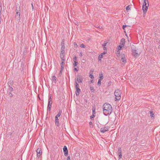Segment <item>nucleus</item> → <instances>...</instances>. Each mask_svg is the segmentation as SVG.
<instances>
[{"label":"nucleus","instance_id":"nucleus-18","mask_svg":"<svg viewBox=\"0 0 160 160\" xmlns=\"http://www.w3.org/2000/svg\"><path fill=\"white\" fill-rule=\"evenodd\" d=\"M52 108V105H48L47 111H50L51 110Z\"/></svg>","mask_w":160,"mask_h":160},{"label":"nucleus","instance_id":"nucleus-35","mask_svg":"<svg viewBox=\"0 0 160 160\" xmlns=\"http://www.w3.org/2000/svg\"><path fill=\"white\" fill-rule=\"evenodd\" d=\"M92 114H95L96 111H95V108H93L92 109Z\"/></svg>","mask_w":160,"mask_h":160},{"label":"nucleus","instance_id":"nucleus-15","mask_svg":"<svg viewBox=\"0 0 160 160\" xmlns=\"http://www.w3.org/2000/svg\"><path fill=\"white\" fill-rule=\"evenodd\" d=\"M120 42L121 43V44L123 46H124L125 42V39L124 38H122Z\"/></svg>","mask_w":160,"mask_h":160},{"label":"nucleus","instance_id":"nucleus-50","mask_svg":"<svg viewBox=\"0 0 160 160\" xmlns=\"http://www.w3.org/2000/svg\"><path fill=\"white\" fill-rule=\"evenodd\" d=\"M107 53V51H104L103 53H102L101 54L102 55H103L106 54Z\"/></svg>","mask_w":160,"mask_h":160},{"label":"nucleus","instance_id":"nucleus-12","mask_svg":"<svg viewBox=\"0 0 160 160\" xmlns=\"http://www.w3.org/2000/svg\"><path fill=\"white\" fill-rule=\"evenodd\" d=\"M76 96H78L81 92V89L79 88H76Z\"/></svg>","mask_w":160,"mask_h":160},{"label":"nucleus","instance_id":"nucleus-48","mask_svg":"<svg viewBox=\"0 0 160 160\" xmlns=\"http://www.w3.org/2000/svg\"><path fill=\"white\" fill-rule=\"evenodd\" d=\"M80 47L82 48H84L85 47V46L83 44H81L80 45Z\"/></svg>","mask_w":160,"mask_h":160},{"label":"nucleus","instance_id":"nucleus-57","mask_svg":"<svg viewBox=\"0 0 160 160\" xmlns=\"http://www.w3.org/2000/svg\"><path fill=\"white\" fill-rule=\"evenodd\" d=\"M62 71H60V72L59 73V75L60 76L62 74Z\"/></svg>","mask_w":160,"mask_h":160},{"label":"nucleus","instance_id":"nucleus-20","mask_svg":"<svg viewBox=\"0 0 160 160\" xmlns=\"http://www.w3.org/2000/svg\"><path fill=\"white\" fill-rule=\"evenodd\" d=\"M127 27H130V26L126 25H123V26H122V28L124 29V30H126V29H125V28H127Z\"/></svg>","mask_w":160,"mask_h":160},{"label":"nucleus","instance_id":"nucleus-32","mask_svg":"<svg viewBox=\"0 0 160 160\" xmlns=\"http://www.w3.org/2000/svg\"><path fill=\"white\" fill-rule=\"evenodd\" d=\"M16 15L18 16V17H20V12H16Z\"/></svg>","mask_w":160,"mask_h":160},{"label":"nucleus","instance_id":"nucleus-6","mask_svg":"<svg viewBox=\"0 0 160 160\" xmlns=\"http://www.w3.org/2000/svg\"><path fill=\"white\" fill-rule=\"evenodd\" d=\"M83 80V77L82 76L78 75L77 76V79H75V81H77L78 83H80L82 82Z\"/></svg>","mask_w":160,"mask_h":160},{"label":"nucleus","instance_id":"nucleus-49","mask_svg":"<svg viewBox=\"0 0 160 160\" xmlns=\"http://www.w3.org/2000/svg\"><path fill=\"white\" fill-rule=\"evenodd\" d=\"M63 68H64V66H61V68H60V71H62V70H63Z\"/></svg>","mask_w":160,"mask_h":160},{"label":"nucleus","instance_id":"nucleus-30","mask_svg":"<svg viewBox=\"0 0 160 160\" xmlns=\"http://www.w3.org/2000/svg\"><path fill=\"white\" fill-rule=\"evenodd\" d=\"M78 63V62H74L73 64L74 68L77 67V65Z\"/></svg>","mask_w":160,"mask_h":160},{"label":"nucleus","instance_id":"nucleus-36","mask_svg":"<svg viewBox=\"0 0 160 160\" xmlns=\"http://www.w3.org/2000/svg\"><path fill=\"white\" fill-rule=\"evenodd\" d=\"M73 61H74V62H77L76 61L77 60V58L76 56H74L73 58Z\"/></svg>","mask_w":160,"mask_h":160},{"label":"nucleus","instance_id":"nucleus-3","mask_svg":"<svg viewBox=\"0 0 160 160\" xmlns=\"http://www.w3.org/2000/svg\"><path fill=\"white\" fill-rule=\"evenodd\" d=\"M121 92L119 89L115 90L114 92V95L115 96V100H119L121 98Z\"/></svg>","mask_w":160,"mask_h":160},{"label":"nucleus","instance_id":"nucleus-9","mask_svg":"<svg viewBox=\"0 0 160 160\" xmlns=\"http://www.w3.org/2000/svg\"><path fill=\"white\" fill-rule=\"evenodd\" d=\"M58 117H55V124L58 127H59L60 126V124L59 123V120L58 119Z\"/></svg>","mask_w":160,"mask_h":160},{"label":"nucleus","instance_id":"nucleus-47","mask_svg":"<svg viewBox=\"0 0 160 160\" xmlns=\"http://www.w3.org/2000/svg\"><path fill=\"white\" fill-rule=\"evenodd\" d=\"M64 62H62L61 63V66H64Z\"/></svg>","mask_w":160,"mask_h":160},{"label":"nucleus","instance_id":"nucleus-40","mask_svg":"<svg viewBox=\"0 0 160 160\" xmlns=\"http://www.w3.org/2000/svg\"><path fill=\"white\" fill-rule=\"evenodd\" d=\"M122 45H120L118 46V48H117L120 50L122 49Z\"/></svg>","mask_w":160,"mask_h":160},{"label":"nucleus","instance_id":"nucleus-33","mask_svg":"<svg viewBox=\"0 0 160 160\" xmlns=\"http://www.w3.org/2000/svg\"><path fill=\"white\" fill-rule=\"evenodd\" d=\"M65 50H61L60 54H65Z\"/></svg>","mask_w":160,"mask_h":160},{"label":"nucleus","instance_id":"nucleus-64","mask_svg":"<svg viewBox=\"0 0 160 160\" xmlns=\"http://www.w3.org/2000/svg\"><path fill=\"white\" fill-rule=\"evenodd\" d=\"M130 27H127V28H128H128H130Z\"/></svg>","mask_w":160,"mask_h":160},{"label":"nucleus","instance_id":"nucleus-58","mask_svg":"<svg viewBox=\"0 0 160 160\" xmlns=\"http://www.w3.org/2000/svg\"><path fill=\"white\" fill-rule=\"evenodd\" d=\"M98 28L100 29H101V28H102V27L101 26H98Z\"/></svg>","mask_w":160,"mask_h":160},{"label":"nucleus","instance_id":"nucleus-56","mask_svg":"<svg viewBox=\"0 0 160 160\" xmlns=\"http://www.w3.org/2000/svg\"><path fill=\"white\" fill-rule=\"evenodd\" d=\"M67 160H70V157L69 156L67 158Z\"/></svg>","mask_w":160,"mask_h":160},{"label":"nucleus","instance_id":"nucleus-23","mask_svg":"<svg viewBox=\"0 0 160 160\" xmlns=\"http://www.w3.org/2000/svg\"><path fill=\"white\" fill-rule=\"evenodd\" d=\"M99 79H101L102 80L103 79V74L102 73L99 74Z\"/></svg>","mask_w":160,"mask_h":160},{"label":"nucleus","instance_id":"nucleus-2","mask_svg":"<svg viewBox=\"0 0 160 160\" xmlns=\"http://www.w3.org/2000/svg\"><path fill=\"white\" fill-rule=\"evenodd\" d=\"M143 5L142 6V10L144 14H146L149 6V2L148 0H143Z\"/></svg>","mask_w":160,"mask_h":160},{"label":"nucleus","instance_id":"nucleus-34","mask_svg":"<svg viewBox=\"0 0 160 160\" xmlns=\"http://www.w3.org/2000/svg\"><path fill=\"white\" fill-rule=\"evenodd\" d=\"M9 87V91L10 92H12L13 90V88L11 87V86Z\"/></svg>","mask_w":160,"mask_h":160},{"label":"nucleus","instance_id":"nucleus-51","mask_svg":"<svg viewBox=\"0 0 160 160\" xmlns=\"http://www.w3.org/2000/svg\"><path fill=\"white\" fill-rule=\"evenodd\" d=\"M103 49L105 50H106V51H107V48L106 47H105V46H103Z\"/></svg>","mask_w":160,"mask_h":160},{"label":"nucleus","instance_id":"nucleus-19","mask_svg":"<svg viewBox=\"0 0 160 160\" xmlns=\"http://www.w3.org/2000/svg\"><path fill=\"white\" fill-rule=\"evenodd\" d=\"M75 88L76 89V88H79V85L78 84V82H77V81H75Z\"/></svg>","mask_w":160,"mask_h":160},{"label":"nucleus","instance_id":"nucleus-43","mask_svg":"<svg viewBox=\"0 0 160 160\" xmlns=\"http://www.w3.org/2000/svg\"><path fill=\"white\" fill-rule=\"evenodd\" d=\"M56 78L55 76H53L52 77V79L53 80H55L56 81Z\"/></svg>","mask_w":160,"mask_h":160},{"label":"nucleus","instance_id":"nucleus-59","mask_svg":"<svg viewBox=\"0 0 160 160\" xmlns=\"http://www.w3.org/2000/svg\"><path fill=\"white\" fill-rule=\"evenodd\" d=\"M1 18H0V24H1Z\"/></svg>","mask_w":160,"mask_h":160},{"label":"nucleus","instance_id":"nucleus-39","mask_svg":"<svg viewBox=\"0 0 160 160\" xmlns=\"http://www.w3.org/2000/svg\"><path fill=\"white\" fill-rule=\"evenodd\" d=\"M74 46L75 48H77L78 46L77 45V44L76 42H74L73 43Z\"/></svg>","mask_w":160,"mask_h":160},{"label":"nucleus","instance_id":"nucleus-27","mask_svg":"<svg viewBox=\"0 0 160 160\" xmlns=\"http://www.w3.org/2000/svg\"><path fill=\"white\" fill-rule=\"evenodd\" d=\"M95 115L94 114H92V115L90 116V118L91 119V120H93L94 117H95Z\"/></svg>","mask_w":160,"mask_h":160},{"label":"nucleus","instance_id":"nucleus-54","mask_svg":"<svg viewBox=\"0 0 160 160\" xmlns=\"http://www.w3.org/2000/svg\"><path fill=\"white\" fill-rule=\"evenodd\" d=\"M61 59V62H64L65 60V58H62V59Z\"/></svg>","mask_w":160,"mask_h":160},{"label":"nucleus","instance_id":"nucleus-41","mask_svg":"<svg viewBox=\"0 0 160 160\" xmlns=\"http://www.w3.org/2000/svg\"><path fill=\"white\" fill-rule=\"evenodd\" d=\"M126 9L127 11H128L129 10H130V8H129V6H127L126 8Z\"/></svg>","mask_w":160,"mask_h":160},{"label":"nucleus","instance_id":"nucleus-5","mask_svg":"<svg viewBox=\"0 0 160 160\" xmlns=\"http://www.w3.org/2000/svg\"><path fill=\"white\" fill-rule=\"evenodd\" d=\"M109 128V127L108 126H105L104 127H102L100 129V132L103 133H104L108 131Z\"/></svg>","mask_w":160,"mask_h":160},{"label":"nucleus","instance_id":"nucleus-13","mask_svg":"<svg viewBox=\"0 0 160 160\" xmlns=\"http://www.w3.org/2000/svg\"><path fill=\"white\" fill-rule=\"evenodd\" d=\"M62 113V110L61 109H59V112H58V114L55 116V117H59L61 115V113Z\"/></svg>","mask_w":160,"mask_h":160},{"label":"nucleus","instance_id":"nucleus-11","mask_svg":"<svg viewBox=\"0 0 160 160\" xmlns=\"http://www.w3.org/2000/svg\"><path fill=\"white\" fill-rule=\"evenodd\" d=\"M61 50H65V46H64V41L63 39L62 40V41L61 42Z\"/></svg>","mask_w":160,"mask_h":160},{"label":"nucleus","instance_id":"nucleus-60","mask_svg":"<svg viewBox=\"0 0 160 160\" xmlns=\"http://www.w3.org/2000/svg\"><path fill=\"white\" fill-rule=\"evenodd\" d=\"M91 83H92L93 82V80H91Z\"/></svg>","mask_w":160,"mask_h":160},{"label":"nucleus","instance_id":"nucleus-26","mask_svg":"<svg viewBox=\"0 0 160 160\" xmlns=\"http://www.w3.org/2000/svg\"><path fill=\"white\" fill-rule=\"evenodd\" d=\"M150 116L151 118L154 117V115L152 112L150 111Z\"/></svg>","mask_w":160,"mask_h":160},{"label":"nucleus","instance_id":"nucleus-62","mask_svg":"<svg viewBox=\"0 0 160 160\" xmlns=\"http://www.w3.org/2000/svg\"><path fill=\"white\" fill-rule=\"evenodd\" d=\"M139 133V131H137V134H138ZM137 135H138V134H137Z\"/></svg>","mask_w":160,"mask_h":160},{"label":"nucleus","instance_id":"nucleus-42","mask_svg":"<svg viewBox=\"0 0 160 160\" xmlns=\"http://www.w3.org/2000/svg\"><path fill=\"white\" fill-rule=\"evenodd\" d=\"M8 94H9V96L11 97H12L13 96V94H12V93H11V92H9Z\"/></svg>","mask_w":160,"mask_h":160},{"label":"nucleus","instance_id":"nucleus-63","mask_svg":"<svg viewBox=\"0 0 160 160\" xmlns=\"http://www.w3.org/2000/svg\"><path fill=\"white\" fill-rule=\"evenodd\" d=\"M143 17H144L145 16V15L143 13Z\"/></svg>","mask_w":160,"mask_h":160},{"label":"nucleus","instance_id":"nucleus-31","mask_svg":"<svg viewBox=\"0 0 160 160\" xmlns=\"http://www.w3.org/2000/svg\"><path fill=\"white\" fill-rule=\"evenodd\" d=\"M60 57L61 59L65 58V55L60 54Z\"/></svg>","mask_w":160,"mask_h":160},{"label":"nucleus","instance_id":"nucleus-29","mask_svg":"<svg viewBox=\"0 0 160 160\" xmlns=\"http://www.w3.org/2000/svg\"><path fill=\"white\" fill-rule=\"evenodd\" d=\"M51 97H52L51 94H50L49 95V98L48 99V102H52Z\"/></svg>","mask_w":160,"mask_h":160},{"label":"nucleus","instance_id":"nucleus-37","mask_svg":"<svg viewBox=\"0 0 160 160\" xmlns=\"http://www.w3.org/2000/svg\"><path fill=\"white\" fill-rule=\"evenodd\" d=\"M89 124L90 126V127L91 128H92L93 127V123L92 122H89Z\"/></svg>","mask_w":160,"mask_h":160},{"label":"nucleus","instance_id":"nucleus-7","mask_svg":"<svg viewBox=\"0 0 160 160\" xmlns=\"http://www.w3.org/2000/svg\"><path fill=\"white\" fill-rule=\"evenodd\" d=\"M36 151L37 153V156L39 158L42 154V149L40 148H38Z\"/></svg>","mask_w":160,"mask_h":160},{"label":"nucleus","instance_id":"nucleus-22","mask_svg":"<svg viewBox=\"0 0 160 160\" xmlns=\"http://www.w3.org/2000/svg\"><path fill=\"white\" fill-rule=\"evenodd\" d=\"M118 154H120V153L122 154V149L120 147H119L118 148Z\"/></svg>","mask_w":160,"mask_h":160},{"label":"nucleus","instance_id":"nucleus-52","mask_svg":"<svg viewBox=\"0 0 160 160\" xmlns=\"http://www.w3.org/2000/svg\"><path fill=\"white\" fill-rule=\"evenodd\" d=\"M74 71H75L76 72H78V70L77 68L76 67L74 68Z\"/></svg>","mask_w":160,"mask_h":160},{"label":"nucleus","instance_id":"nucleus-45","mask_svg":"<svg viewBox=\"0 0 160 160\" xmlns=\"http://www.w3.org/2000/svg\"><path fill=\"white\" fill-rule=\"evenodd\" d=\"M111 83H112L111 82V81L109 82H108V85H107V87H109L111 85Z\"/></svg>","mask_w":160,"mask_h":160},{"label":"nucleus","instance_id":"nucleus-16","mask_svg":"<svg viewBox=\"0 0 160 160\" xmlns=\"http://www.w3.org/2000/svg\"><path fill=\"white\" fill-rule=\"evenodd\" d=\"M121 60L123 62H126V58L125 57L124 55L122 56V57L121 59Z\"/></svg>","mask_w":160,"mask_h":160},{"label":"nucleus","instance_id":"nucleus-55","mask_svg":"<svg viewBox=\"0 0 160 160\" xmlns=\"http://www.w3.org/2000/svg\"><path fill=\"white\" fill-rule=\"evenodd\" d=\"M48 105H52V102H48Z\"/></svg>","mask_w":160,"mask_h":160},{"label":"nucleus","instance_id":"nucleus-44","mask_svg":"<svg viewBox=\"0 0 160 160\" xmlns=\"http://www.w3.org/2000/svg\"><path fill=\"white\" fill-rule=\"evenodd\" d=\"M118 154L119 155L118 158L119 159H121V158H122V154L120 153V154Z\"/></svg>","mask_w":160,"mask_h":160},{"label":"nucleus","instance_id":"nucleus-28","mask_svg":"<svg viewBox=\"0 0 160 160\" xmlns=\"http://www.w3.org/2000/svg\"><path fill=\"white\" fill-rule=\"evenodd\" d=\"M92 72L93 71H92V73H91V74H90L89 77L91 78V79H93L94 78V77L92 75Z\"/></svg>","mask_w":160,"mask_h":160},{"label":"nucleus","instance_id":"nucleus-38","mask_svg":"<svg viewBox=\"0 0 160 160\" xmlns=\"http://www.w3.org/2000/svg\"><path fill=\"white\" fill-rule=\"evenodd\" d=\"M108 43V42H107V41H104V43L102 44V46H106V45H107V44Z\"/></svg>","mask_w":160,"mask_h":160},{"label":"nucleus","instance_id":"nucleus-46","mask_svg":"<svg viewBox=\"0 0 160 160\" xmlns=\"http://www.w3.org/2000/svg\"><path fill=\"white\" fill-rule=\"evenodd\" d=\"M2 5L1 4H0V13H2L1 12H2Z\"/></svg>","mask_w":160,"mask_h":160},{"label":"nucleus","instance_id":"nucleus-21","mask_svg":"<svg viewBox=\"0 0 160 160\" xmlns=\"http://www.w3.org/2000/svg\"><path fill=\"white\" fill-rule=\"evenodd\" d=\"M103 57V56L101 54L100 55L98 56V60L99 61H101V58H102Z\"/></svg>","mask_w":160,"mask_h":160},{"label":"nucleus","instance_id":"nucleus-53","mask_svg":"<svg viewBox=\"0 0 160 160\" xmlns=\"http://www.w3.org/2000/svg\"><path fill=\"white\" fill-rule=\"evenodd\" d=\"M124 33H125V35L127 37V38H128V35H127V33H126V30H124Z\"/></svg>","mask_w":160,"mask_h":160},{"label":"nucleus","instance_id":"nucleus-10","mask_svg":"<svg viewBox=\"0 0 160 160\" xmlns=\"http://www.w3.org/2000/svg\"><path fill=\"white\" fill-rule=\"evenodd\" d=\"M14 132V131H13L12 132H8L7 133V137L8 138H11L12 137H13V135L14 134L13 133Z\"/></svg>","mask_w":160,"mask_h":160},{"label":"nucleus","instance_id":"nucleus-61","mask_svg":"<svg viewBox=\"0 0 160 160\" xmlns=\"http://www.w3.org/2000/svg\"><path fill=\"white\" fill-rule=\"evenodd\" d=\"M80 56H82V53L81 52L80 53Z\"/></svg>","mask_w":160,"mask_h":160},{"label":"nucleus","instance_id":"nucleus-4","mask_svg":"<svg viewBox=\"0 0 160 160\" xmlns=\"http://www.w3.org/2000/svg\"><path fill=\"white\" fill-rule=\"evenodd\" d=\"M131 48L132 55L135 57H137L138 56L136 48L135 46L134 45H132L131 46Z\"/></svg>","mask_w":160,"mask_h":160},{"label":"nucleus","instance_id":"nucleus-24","mask_svg":"<svg viewBox=\"0 0 160 160\" xmlns=\"http://www.w3.org/2000/svg\"><path fill=\"white\" fill-rule=\"evenodd\" d=\"M101 80V79H99L98 80V86H99L101 85V80Z\"/></svg>","mask_w":160,"mask_h":160},{"label":"nucleus","instance_id":"nucleus-14","mask_svg":"<svg viewBox=\"0 0 160 160\" xmlns=\"http://www.w3.org/2000/svg\"><path fill=\"white\" fill-rule=\"evenodd\" d=\"M20 7L18 5H17L16 6V8L15 10L16 12H20Z\"/></svg>","mask_w":160,"mask_h":160},{"label":"nucleus","instance_id":"nucleus-25","mask_svg":"<svg viewBox=\"0 0 160 160\" xmlns=\"http://www.w3.org/2000/svg\"><path fill=\"white\" fill-rule=\"evenodd\" d=\"M90 89L91 91L92 92H93L95 91L94 88L93 86H91L90 87Z\"/></svg>","mask_w":160,"mask_h":160},{"label":"nucleus","instance_id":"nucleus-1","mask_svg":"<svg viewBox=\"0 0 160 160\" xmlns=\"http://www.w3.org/2000/svg\"><path fill=\"white\" fill-rule=\"evenodd\" d=\"M103 112L105 116L110 115L112 111V106L109 104L106 103L103 105Z\"/></svg>","mask_w":160,"mask_h":160},{"label":"nucleus","instance_id":"nucleus-8","mask_svg":"<svg viewBox=\"0 0 160 160\" xmlns=\"http://www.w3.org/2000/svg\"><path fill=\"white\" fill-rule=\"evenodd\" d=\"M64 155L65 156H67L68 154V151L67 147L64 146L63 148Z\"/></svg>","mask_w":160,"mask_h":160},{"label":"nucleus","instance_id":"nucleus-17","mask_svg":"<svg viewBox=\"0 0 160 160\" xmlns=\"http://www.w3.org/2000/svg\"><path fill=\"white\" fill-rule=\"evenodd\" d=\"M13 83V81H10L8 82V85L9 87L11 86H12V84Z\"/></svg>","mask_w":160,"mask_h":160}]
</instances>
